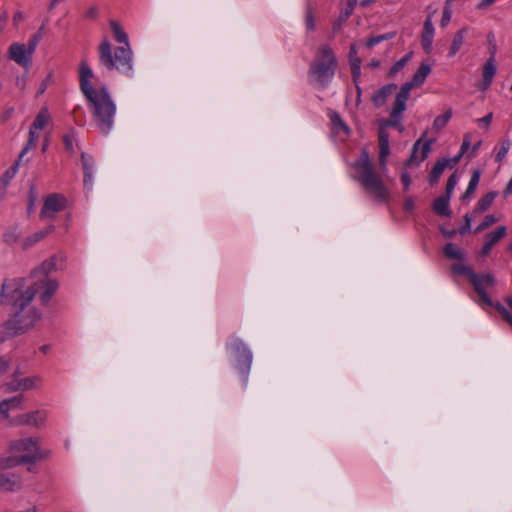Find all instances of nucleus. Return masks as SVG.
<instances>
[{"label":"nucleus","mask_w":512,"mask_h":512,"mask_svg":"<svg viewBox=\"0 0 512 512\" xmlns=\"http://www.w3.org/2000/svg\"><path fill=\"white\" fill-rule=\"evenodd\" d=\"M35 286L22 287L21 280L5 281L1 286L0 305L10 306L4 327L9 336H16L31 329L41 318L42 313L31 305L37 294Z\"/></svg>","instance_id":"obj_1"},{"label":"nucleus","mask_w":512,"mask_h":512,"mask_svg":"<svg viewBox=\"0 0 512 512\" xmlns=\"http://www.w3.org/2000/svg\"><path fill=\"white\" fill-rule=\"evenodd\" d=\"M390 154L388 135L379 134V164L376 167L370 160L368 151L362 149L352 164L354 173L352 178L361 188L380 203H387L391 197L390 190L385 183L387 174V158Z\"/></svg>","instance_id":"obj_2"},{"label":"nucleus","mask_w":512,"mask_h":512,"mask_svg":"<svg viewBox=\"0 0 512 512\" xmlns=\"http://www.w3.org/2000/svg\"><path fill=\"white\" fill-rule=\"evenodd\" d=\"M94 72L86 60H82L79 66L80 90L87 99L91 112L99 131L108 135L113 128L116 115V104L113 101L107 86L95 88L92 84Z\"/></svg>","instance_id":"obj_3"},{"label":"nucleus","mask_w":512,"mask_h":512,"mask_svg":"<svg viewBox=\"0 0 512 512\" xmlns=\"http://www.w3.org/2000/svg\"><path fill=\"white\" fill-rule=\"evenodd\" d=\"M110 27L115 40L123 44L113 49L111 42L105 36L98 47L99 67L107 72L117 71L127 77H133V51L130 46L128 34L123 30L120 24L114 20L110 21Z\"/></svg>","instance_id":"obj_4"},{"label":"nucleus","mask_w":512,"mask_h":512,"mask_svg":"<svg viewBox=\"0 0 512 512\" xmlns=\"http://www.w3.org/2000/svg\"><path fill=\"white\" fill-rule=\"evenodd\" d=\"M338 61L328 44L318 47L308 69L309 82L316 88L324 89L334 78Z\"/></svg>","instance_id":"obj_5"},{"label":"nucleus","mask_w":512,"mask_h":512,"mask_svg":"<svg viewBox=\"0 0 512 512\" xmlns=\"http://www.w3.org/2000/svg\"><path fill=\"white\" fill-rule=\"evenodd\" d=\"M56 270V257H51L33 270L31 277L34 279L30 286H35L39 292V299L43 305H47L58 289V282L48 277V274Z\"/></svg>","instance_id":"obj_6"},{"label":"nucleus","mask_w":512,"mask_h":512,"mask_svg":"<svg viewBox=\"0 0 512 512\" xmlns=\"http://www.w3.org/2000/svg\"><path fill=\"white\" fill-rule=\"evenodd\" d=\"M9 451L18 454L23 463H34L48 458L51 451L40 447V438L29 437L13 440L9 443Z\"/></svg>","instance_id":"obj_7"},{"label":"nucleus","mask_w":512,"mask_h":512,"mask_svg":"<svg viewBox=\"0 0 512 512\" xmlns=\"http://www.w3.org/2000/svg\"><path fill=\"white\" fill-rule=\"evenodd\" d=\"M227 351L237 364L236 368L243 374L250 371L253 355L249 347L239 337H231L226 344Z\"/></svg>","instance_id":"obj_8"},{"label":"nucleus","mask_w":512,"mask_h":512,"mask_svg":"<svg viewBox=\"0 0 512 512\" xmlns=\"http://www.w3.org/2000/svg\"><path fill=\"white\" fill-rule=\"evenodd\" d=\"M469 281L480 296L481 301L495 308L498 302L494 303L486 293V289L494 285V277L491 274H477L474 272Z\"/></svg>","instance_id":"obj_9"},{"label":"nucleus","mask_w":512,"mask_h":512,"mask_svg":"<svg viewBox=\"0 0 512 512\" xmlns=\"http://www.w3.org/2000/svg\"><path fill=\"white\" fill-rule=\"evenodd\" d=\"M33 54L34 52H32L26 44L19 42L12 43L7 52V56L10 60L25 69L31 66Z\"/></svg>","instance_id":"obj_10"},{"label":"nucleus","mask_w":512,"mask_h":512,"mask_svg":"<svg viewBox=\"0 0 512 512\" xmlns=\"http://www.w3.org/2000/svg\"><path fill=\"white\" fill-rule=\"evenodd\" d=\"M48 417L46 410H35L32 412L24 413L10 419L9 423L12 426H33L36 428L44 426Z\"/></svg>","instance_id":"obj_11"},{"label":"nucleus","mask_w":512,"mask_h":512,"mask_svg":"<svg viewBox=\"0 0 512 512\" xmlns=\"http://www.w3.org/2000/svg\"><path fill=\"white\" fill-rule=\"evenodd\" d=\"M66 199L60 194H51L44 200L40 212L41 219L52 218L57 212L64 209Z\"/></svg>","instance_id":"obj_12"},{"label":"nucleus","mask_w":512,"mask_h":512,"mask_svg":"<svg viewBox=\"0 0 512 512\" xmlns=\"http://www.w3.org/2000/svg\"><path fill=\"white\" fill-rule=\"evenodd\" d=\"M410 91L411 90L402 85L400 91L397 93L390 113L393 125H397L399 123L401 115L406 109V103L409 99Z\"/></svg>","instance_id":"obj_13"},{"label":"nucleus","mask_w":512,"mask_h":512,"mask_svg":"<svg viewBox=\"0 0 512 512\" xmlns=\"http://www.w3.org/2000/svg\"><path fill=\"white\" fill-rule=\"evenodd\" d=\"M431 144L432 140L423 142L422 139H418L413 145L411 156L407 159L406 165L418 166L423 162L431 151Z\"/></svg>","instance_id":"obj_14"},{"label":"nucleus","mask_w":512,"mask_h":512,"mask_svg":"<svg viewBox=\"0 0 512 512\" xmlns=\"http://www.w3.org/2000/svg\"><path fill=\"white\" fill-rule=\"evenodd\" d=\"M435 28L432 21V14L428 15L423 24L421 33V45L423 50L429 54L432 51Z\"/></svg>","instance_id":"obj_15"},{"label":"nucleus","mask_w":512,"mask_h":512,"mask_svg":"<svg viewBox=\"0 0 512 512\" xmlns=\"http://www.w3.org/2000/svg\"><path fill=\"white\" fill-rule=\"evenodd\" d=\"M81 162L84 172V188L87 191H91L94 182L95 163L92 156L86 153L81 154Z\"/></svg>","instance_id":"obj_16"},{"label":"nucleus","mask_w":512,"mask_h":512,"mask_svg":"<svg viewBox=\"0 0 512 512\" xmlns=\"http://www.w3.org/2000/svg\"><path fill=\"white\" fill-rule=\"evenodd\" d=\"M431 71V64L428 62H422L419 68L414 73L411 81L404 83L403 86L407 87L409 90H411L414 87L421 86L425 82L427 76L431 73Z\"/></svg>","instance_id":"obj_17"},{"label":"nucleus","mask_w":512,"mask_h":512,"mask_svg":"<svg viewBox=\"0 0 512 512\" xmlns=\"http://www.w3.org/2000/svg\"><path fill=\"white\" fill-rule=\"evenodd\" d=\"M22 487L20 476L10 473H0V491L16 492Z\"/></svg>","instance_id":"obj_18"},{"label":"nucleus","mask_w":512,"mask_h":512,"mask_svg":"<svg viewBox=\"0 0 512 512\" xmlns=\"http://www.w3.org/2000/svg\"><path fill=\"white\" fill-rule=\"evenodd\" d=\"M495 74H496V63H495L494 54H492L483 66V71H482L483 80L480 84V89L482 91H485L490 87Z\"/></svg>","instance_id":"obj_19"},{"label":"nucleus","mask_w":512,"mask_h":512,"mask_svg":"<svg viewBox=\"0 0 512 512\" xmlns=\"http://www.w3.org/2000/svg\"><path fill=\"white\" fill-rule=\"evenodd\" d=\"M357 48L355 44H352L350 46L349 50V60H350V66H351V74L353 77V81L356 84V89L358 92V96H360V87L358 86L357 82L361 76V59L357 55Z\"/></svg>","instance_id":"obj_20"},{"label":"nucleus","mask_w":512,"mask_h":512,"mask_svg":"<svg viewBox=\"0 0 512 512\" xmlns=\"http://www.w3.org/2000/svg\"><path fill=\"white\" fill-rule=\"evenodd\" d=\"M24 402V396L22 394L13 396L8 399H4L0 402V415L4 419L9 418V412L11 410H17L22 407V404Z\"/></svg>","instance_id":"obj_21"},{"label":"nucleus","mask_w":512,"mask_h":512,"mask_svg":"<svg viewBox=\"0 0 512 512\" xmlns=\"http://www.w3.org/2000/svg\"><path fill=\"white\" fill-rule=\"evenodd\" d=\"M328 116L330 119L332 131L341 137H347L350 133V129L344 123L340 115L337 112L332 111L329 112Z\"/></svg>","instance_id":"obj_22"},{"label":"nucleus","mask_w":512,"mask_h":512,"mask_svg":"<svg viewBox=\"0 0 512 512\" xmlns=\"http://www.w3.org/2000/svg\"><path fill=\"white\" fill-rule=\"evenodd\" d=\"M397 88L396 84H387L377 90L372 96V101L376 107H381L385 104L387 98Z\"/></svg>","instance_id":"obj_23"},{"label":"nucleus","mask_w":512,"mask_h":512,"mask_svg":"<svg viewBox=\"0 0 512 512\" xmlns=\"http://www.w3.org/2000/svg\"><path fill=\"white\" fill-rule=\"evenodd\" d=\"M466 34H467V28H462L454 35V38L452 40V43H451V46L449 49V53H448L449 57L455 56L458 53V51L461 49V47L464 43Z\"/></svg>","instance_id":"obj_24"},{"label":"nucleus","mask_w":512,"mask_h":512,"mask_svg":"<svg viewBox=\"0 0 512 512\" xmlns=\"http://www.w3.org/2000/svg\"><path fill=\"white\" fill-rule=\"evenodd\" d=\"M50 120V114L47 107H42L38 114L36 115L33 123L31 124V127H33V130H42L46 127Z\"/></svg>","instance_id":"obj_25"},{"label":"nucleus","mask_w":512,"mask_h":512,"mask_svg":"<svg viewBox=\"0 0 512 512\" xmlns=\"http://www.w3.org/2000/svg\"><path fill=\"white\" fill-rule=\"evenodd\" d=\"M449 201L450 198L447 196H440L436 198L433 202V210L435 213L441 216H450L451 212L449 210Z\"/></svg>","instance_id":"obj_26"},{"label":"nucleus","mask_w":512,"mask_h":512,"mask_svg":"<svg viewBox=\"0 0 512 512\" xmlns=\"http://www.w3.org/2000/svg\"><path fill=\"white\" fill-rule=\"evenodd\" d=\"M54 230V226L53 225H49L48 227H46L44 230H41V231H37L35 232L34 234L28 236L25 241H24V247L25 248H28L32 245H34L35 243H37L38 241L42 240L43 238H45L48 234H50L52 231Z\"/></svg>","instance_id":"obj_27"},{"label":"nucleus","mask_w":512,"mask_h":512,"mask_svg":"<svg viewBox=\"0 0 512 512\" xmlns=\"http://www.w3.org/2000/svg\"><path fill=\"white\" fill-rule=\"evenodd\" d=\"M42 381V377L39 375L22 378L20 379L21 391L37 389L42 384Z\"/></svg>","instance_id":"obj_28"},{"label":"nucleus","mask_w":512,"mask_h":512,"mask_svg":"<svg viewBox=\"0 0 512 512\" xmlns=\"http://www.w3.org/2000/svg\"><path fill=\"white\" fill-rule=\"evenodd\" d=\"M448 161L441 159V160H438L436 162V164L433 166L431 172H430V175H429V180H430V183L431 184H434L436 183L440 176L442 175V173L444 172V170L446 168H449V165L447 164Z\"/></svg>","instance_id":"obj_29"},{"label":"nucleus","mask_w":512,"mask_h":512,"mask_svg":"<svg viewBox=\"0 0 512 512\" xmlns=\"http://www.w3.org/2000/svg\"><path fill=\"white\" fill-rule=\"evenodd\" d=\"M38 139H39V134H38V130H33V127L30 126V129H29V137H28V141L25 145V147L22 149V151L20 152L19 154V158L20 159H23V157L33 148L36 147L37 145V142H38Z\"/></svg>","instance_id":"obj_30"},{"label":"nucleus","mask_w":512,"mask_h":512,"mask_svg":"<svg viewBox=\"0 0 512 512\" xmlns=\"http://www.w3.org/2000/svg\"><path fill=\"white\" fill-rule=\"evenodd\" d=\"M505 302L512 309V296L506 297ZM495 309L501 314L503 319L512 327V312L501 303H497L495 305Z\"/></svg>","instance_id":"obj_31"},{"label":"nucleus","mask_w":512,"mask_h":512,"mask_svg":"<svg viewBox=\"0 0 512 512\" xmlns=\"http://www.w3.org/2000/svg\"><path fill=\"white\" fill-rule=\"evenodd\" d=\"M444 255L449 259H464V252L453 243H447L443 248Z\"/></svg>","instance_id":"obj_32"},{"label":"nucleus","mask_w":512,"mask_h":512,"mask_svg":"<svg viewBox=\"0 0 512 512\" xmlns=\"http://www.w3.org/2000/svg\"><path fill=\"white\" fill-rule=\"evenodd\" d=\"M507 229L505 226H499L495 231L486 235V242L492 246H494L497 242H499L505 235Z\"/></svg>","instance_id":"obj_33"},{"label":"nucleus","mask_w":512,"mask_h":512,"mask_svg":"<svg viewBox=\"0 0 512 512\" xmlns=\"http://www.w3.org/2000/svg\"><path fill=\"white\" fill-rule=\"evenodd\" d=\"M496 197L495 192H490L484 195L477 203V211L479 213L485 212L493 203L494 199Z\"/></svg>","instance_id":"obj_34"},{"label":"nucleus","mask_w":512,"mask_h":512,"mask_svg":"<svg viewBox=\"0 0 512 512\" xmlns=\"http://www.w3.org/2000/svg\"><path fill=\"white\" fill-rule=\"evenodd\" d=\"M412 56L413 52H409L406 55H404L401 59L396 61L391 67L389 74L393 76L397 74L399 71H401L405 67V65L411 60Z\"/></svg>","instance_id":"obj_35"},{"label":"nucleus","mask_w":512,"mask_h":512,"mask_svg":"<svg viewBox=\"0 0 512 512\" xmlns=\"http://www.w3.org/2000/svg\"><path fill=\"white\" fill-rule=\"evenodd\" d=\"M19 464H24V463L21 461V458L17 457V456H7V457L0 458V468L1 469L13 468Z\"/></svg>","instance_id":"obj_36"},{"label":"nucleus","mask_w":512,"mask_h":512,"mask_svg":"<svg viewBox=\"0 0 512 512\" xmlns=\"http://www.w3.org/2000/svg\"><path fill=\"white\" fill-rule=\"evenodd\" d=\"M452 117V111L447 110L444 114L437 116L433 121V128L440 130L444 128Z\"/></svg>","instance_id":"obj_37"},{"label":"nucleus","mask_w":512,"mask_h":512,"mask_svg":"<svg viewBox=\"0 0 512 512\" xmlns=\"http://www.w3.org/2000/svg\"><path fill=\"white\" fill-rule=\"evenodd\" d=\"M479 181H480V172L479 171H474L472 176H471V179H470V181L468 183L466 191L463 194V198H467V197H469V195L474 193V191L477 188V185L479 184Z\"/></svg>","instance_id":"obj_38"},{"label":"nucleus","mask_w":512,"mask_h":512,"mask_svg":"<svg viewBox=\"0 0 512 512\" xmlns=\"http://www.w3.org/2000/svg\"><path fill=\"white\" fill-rule=\"evenodd\" d=\"M452 270L456 274L464 275L468 277V279L471 278L472 274L474 273L473 269L465 264L462 263H455L452 265Z\"/></svg>","instance_id":"obj_39"},{"label":"nucleus","mask_w":512,"mask_h":512,"mask_svg":"<svg viewBox=\"0 0 512 512\" xmlns=\"http://www.w3.org/2000/svg\"><path fill=\"white\" fill-rule=\"evenodd\" d=\"M305 26L308 31H315L316 29V23L315 18L313 16L312 8L311 6H307L306 12H305Z\"/></svg>","instance_id":"obj_40"},{"label":"nucleus","mask_w":512,"mask_h":512,"mask_svg":"<svg viewBox=\"0 0 512 512\" xmlns=\"http://www.w3.org/2000/svg\"><path fill=\"white\" fill-rule=\"evenodd\" d=\"M509 149H510V141L509 140L502 141L500 148L495 155V161L501 162L507 156Z\"/></svg>","instance_id":"obj_41"},{"label":"nucleus","mask_w":512,"mask_h":512,"mask_svg":"<svg viewBox=\"0 0 512 512\" xmlns=\"http://www.w3.org/2000/svg\"><path fill=\"white\" fill-rule=\"evenodd\" d=\"M21 161L22 159L18 157L15 163L8 170L5 171L3 179L6 184L9 183V181L16 175Z\"/></svg>","instance_id":"obj_42"},{"label":"nucleus","mask_w":512,"mask_h":512,"mask_svg":"<svg viewBox=\"0 0 512 512\" xmlns=\"http://www.w3.org/2000/svg\"><path fill=\"white\" fill-rule=\"evenodd\" d=\"M392 37H393L392 34H382V35H378V36H373L366 41V46L368 48H373L374 46L378 45L382 41L391 39Z\"/></svg>","instance_id":"obj_43"},{"label":"nucleus","mask_w":512,"mask_h":512,"mask_svg":"<svg viewBox=\"0 0 512 512\" xmlns=\"http://www.w3.org/2000/svg\"><path fill=\"white\" fill-rule=\"evenodd\" d=\"M497 221L496 217L492 214L486 215L483 222L478 225L475 229V233L484 231L489 226L493 225Z\"/></svg>","instance_id":"obj_44"},{"label":"nucleus","mask_w":512,"mask_h":512,"mask_svg":"<svg viewBox=\"0 0 512 512\" xmlns=\"http://www.w3.org/2000/svg\"><path fill=\"white\" fill-rule=\"evenodd\" d=\"M4 390L7 393H13L21 391L20 379L13 378L11 381L4 384Z\"/></svg>","instance_id":"obj_45"},{"label":"nucleus","mask_w":512,"mask_h":512,"mask_svg":"<svg viewBox=\"0 0 512 512\" xmlns=\"http://www.w3.org/2000/svg\"><path fill=\"white\" fill-rule=\"evenodd\" d=\"M452 17V10H451V4L445 3V6L443 8L442 18L440 21L441 27H445L448 25Z\"/></svg>","instance_id":"obj_46"},{"label":"nucleus","mask_w":512,"mask_h":512,"mask_svg":"<svg viewBox=\"0 0 512 512\" xmlns=\"http://www.w3.org/2000/svg\"><path fill=\"white\" fill-rule=\"evenodd\" d=\"M457 183H458L457 176L455 173H453L452 175H450V177L447 180L445 196L451 198L452 192L455 189Z\"/></svg>","instance_id":"obj_47"},{"label":"nucleus","mask_w":512,"mask_h":512,"mask_svg":"<svg viewBox=\"0 0 512 512\" xmlns=\"http://www.w3.org/2000/svg\"><path fill=\"white\" fill-rule=\"evenodd\" d=\"M63 142H64L65 149L67 151H69L70 153H74V142H75L74 133L64 135Z\"/></svg>","instance_id":"obj_48"},{"label":"nucleus","mask_w":512,"mask_h":512,"mask_svg":"<svg viewBox=\"0 0 512 512\" xmlns=\"http://www.w3.org/2000/svg\"><path fill=\"white\" fill-rule=\"evenodd\" d=\"M357 4H352L351 2H348L347 1V7L344 8L341 12H340V15H339V20L340 21H343L345 22L349 17L350 15L352 14L354 8L356 7Z\"/></svg>","instance_id":"obj_49"},{"label":"nucleus","mask_w":512,"mask_h":512,"mask_svg":"<svg viewBox=\"0 0 512 512\" xmlns=\"http://www.w3.org/2000/svg\"><path fill=\"white\" fill-rule=\"evenodd\" d=\"M41 39H42V33L39 31L30 37V39L28 40L26 45L29 47V49L32 52H35L36 47Z\"/></svg>","instance_id":"obj_50"},{"label":"nucleus","mask_w":512,"mask_h":512,"mask_svg":"<svg viewBox=\"0 0 512 512\" xmlns=\"http://www.w3.org/2000/svg\"><path fill=\"white\" fill-rule=\"evenodd\" d=\"M41 39H42V33L39 31L30 37V39L28 40L26 45L29 47V49L32 52H35L36 47Z\"/></svg>","instance_id":"obj_51"},{"label":"nucleus","mask_w":512,"mask_h":512,"mask_svg":"<svg viewBox=\"0 0 512 512\" xmlns=\"http://www.w3.org/2000/svg\"><path fill=\"white\" fill-rule=\"evenodd\" d=\"M401 182L403 184V190L406 192L409 190L412 179L407 170L402 171L401 173Z\"/></svg>","instance_id":"obj_52"},{"label":"nucleus","mask_w":512,"mask_h":512,"mask_svg":"<svg viewBox=\"0 0 512 512\" xmlns=\"http://www.w3.org/2000/svg\"><path fill=\"white\" fill-rule=\"evenodd\" d=\"M464 220H465V223H464V226H462L460 229H459V232L460 234L464 235L466 233H468L470 231V228H471V217L470 215L467 213L465 216H464Z\"/></svg>","instance_id":"obj_53"},{"label":"nucleus","mask_w":512,"mask_h":512,"mask_svg":"<svg viewBox=\"0 0 512 512\" xmlns=\"http://www.w3.org/2000/svg\"><path fill=\"white\" fill-rule=\"evenodd\" d=\"M464 153L459 152L458 155H456L453 158H444V160L448 161L447 164L449 165V168H453L457 163L460 161L461 157Z\"/></svg>","instance_id":"obj_54"},{"label":"nucleus","mask_w":512,"mask_h":512,"mask_svg":"<svg viewBox=\"0 0 512 512\" xmlns=\"http://www.w3.org/2000/svg\"><path fill=\"white\" fill-rule=\"evenodd\" d=\"M464 153L459 152L458 155H456L453 158H444V160L448 161L447 164L449 165V168H453L457 163L460 161L461 157Z\"/></svg>","instance_id":"obj_55"},{"label":"nucleus","mask_w":512,"mask_h":512,"mask_svg":"<svg viewBox=\"0 0 512 512\" xmlns=\"http://www.w3.org/2000/svg\"><path fill=\"white\" fill-rule=\"evenodd\" d=\"M403 208L405 211L410 212L414 209V200L412 197H407L404 200Z\"/></svg>","instance_id":"obj_56"},{"label":"nucleus","mask_w":512,"mask_h":512,"mask_svg":"<svg viewBox=\"0 0 512 512\" xmlns=\"http://www.w3.org/2000/svg\"><path fill=\"white\" fill-rule=\"evenodd\" d=\"M492 118H493V114L492 113H488L487 115H485L482 118L477 119L476 121L478 123H483L485 126L488 127L490 125L491 121H492Z\"/></svg>","instance_id":"obj_57"},{"label":"nucleus","mask_w":512,"mask_h":512,"mask_svg":"<svg viewBox=\"0 0 512 512\" xmlns=\"http://www.w3.org/2000/svg\"><path fill=\"white\" fill-rule=\"evenodd\" d=\"M9 366L10 361L5 357L0 356V372L6 371L9 368Z\"/></svg>","instance_id":"obj_58"},{"label":"nucleus","mask_w":512,"mask_h":512,"mask_svg":"<svg viewBox=\"0 0 512 512\" xmlns=\"http://www.w3.org/2000/svg\"><path fill=\"white\" fill-rule=\"evenodd\" d=\"M497 0H481L478 4H477V9H485L487 7H489L490 5H492L493 3H495Z\"/></svg>","instance_id":"obj_59"},{"label":"nucleus","mask_w":512,"mask_h":512,"mask_svg":"<svg viewBox=\"0 0 512 512\" xmlns=\"http://www.w3.org/2000/svg\"><path fill=\"white\" fill-rule=\"evenodd\" d=\"M492 245L488 244L486 241L482 247V250H481V255L482 256H486L490 253L491 249H492Z\"/></svg>","instance_id":"obj_60"},{"label":"nucleus","mask_w":512,"mask_h":512,"mask_svg":"<svg viewBox=\"0 0 512 512\" xmlns=\"http://www.w3.org/2000/svg\"><path fill=\"white\" fill-rule=\"evenodd\" d=\"M16 238H17L16 235H13V234H10V233H6L4 235V239H5L6 242H13V241L16 240Z\"/></svg>","instance_id":"obj_61"},{"label":"nucleus","mask_w":512,"mask_h":512,"mask_svg":"<svg viewBox=\"0 0 512 512\" xmlns=\"http://www.w3.org/2000/svg\"><path fill=\"white\" fill-rule=\"evenodd\" d=\"M468 147H469V142L467 140H464L461 145L460 152L465 153V151L467 150Z\"/></svg>","instance_id":"obj_62"},{"label":"nucleus","mask_w":512,"mask_h":512,"mask_svg":"<svg viewBox=\"0 0 512 512\" xmlns=\"http://www.w3.org/2000/svg\"><path fill=\"white\" fill-rule=\"evenodd\" d=\"M343 21H340L339 19L334 23L333 30L336 32L341 28Z\"/></svg>","instance_id":"obj_63"},{"label":"nucleus","mask_w":512,"mask_h":512,"mask_svg":"<svg viewBox=\"0 0 512 512\" xmlns=\"http://www.w3.org/2000/svg\"><path fill=\"white\" fill-rule=\"evenodd\" d=\"M373 2H375V0H362V1L360 2V5H361L362 7H367V6H369L370 4H372Z\"/></svg>","instance_id":"obj_64"}]
</instances>
